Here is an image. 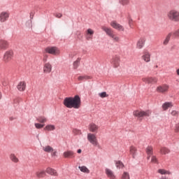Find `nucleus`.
Instances as JSON below:
<instances>
[{"label": "nucleus", "instance_id": "nucleus-40", "mask_svg": "<svg viewBox=\"0 0 179 179\" xmlns=\"http://www.w3.org/2000/svg\"><path fill=\"white\" fill-rule=\"evenodd\" d=\"M172 36L174 38H177L179 37V29L176 31H175L173 34Z\"/></svg>", "mask_w": 179, "mask_h": 179}, {"label": "nucleus", "instance_id": "nucleus-18", "mask_svg": "<svg viewBox=\"0 0 179 179\" xmlns=\"http://www.w3.org/2000/svg\"><path fill=\"white\" fill-rule=\"evenodd\" d=\"M169 90V85H164L162 86H159L157 88V91L159 93H166Z\"/></svg>", "mask_w": 179, "mask_h": 179}, {"label": "nucleus", "instance_id": "nucleus-9", "mask_svg": "<svg viewBox=\"0 0 179 179\" xmlns=\"http://www.w3.org/2000/svg\"><path fill=\"white\" fill-rule=\"evenodd\" d=\"M51 71H52V64H51V62L45 63L43 65L44 73H50Z\"/></svg>", "mask_w": 179, "mask_h": 179}, {"label": "nucleus", "instance_id": "nucleus-17", "mask_svg": "<svg viewBox=\"0 0 179 179\" xmlns=\"http://www.w3.org/2000/svg\"><path fill=\"white\" fill-rule=\"evenodd\" d=\"M17 89L19 92H24L26 90V82L20 81L17 85Z\"/></svg>", "mask_w": 179, "mask_h": 179}, {"label": "nucleus", "instance_id": "nucleus-46", "mask_svg": "<svg viewBox=\"0 0 179 179\" xmlns=\"http://www.w3.org/2000/svg\"><path fill=\"white\" fill-rule=\"evenodd\" d=\"M25 24L27 27H31V20L27 21Z\"/></svg>", "mask_w": 179, "mask_h": 179}, {"label": "nucleus", "instance_id": "nucleus-19", "mask_svg": "<svg viewBox=\"0 0 179 179\" xmlns=\"http://www.w3.org/2000/svg\"><path fill=\"white\" fill-rule=\"evenodd\" d=\"M145 152L148 155L147 159H148V160H150V156H152V155H153V147L148 145L145 149Z\"/></svg>", "mask_w": 179, "mask_h": 179}, {"label": "nucleus", "instance_id": "nucleus-28", "mask_svg": "<svg viewBox=\"0 0 179 179\" xmlns=\"http://www.w3.org/2000/svg\"><path fill=\"white\" fill-rule=\"evenodd\" d=\"M78 169L80 171H82V173H85L86 174H89V173H90V170H89V169L85 166H78Z\"/></svg>", "mask_w": 179, "mask_h": 179}, {"label": "nucleus", "instance_id": "nucleus-22", "mask_svg": "<svg viewBox=\"0 0 179 179\" xmlns=\"http://www.w3.org/2000/svg\"><path fill=\"white\" fill-rule=\"evenodd\" d=\"M57 127H55V125L49 124L45 127L44 131H48V132H51L52 131H55Z\"/></svg>", "mask_w": 179, "mask_h": 179}, {"label": "nucleus", "instance_id": "nucleus-5", "mask_svg": "<svg viewBox=\"0 0 179 179\" xmlns=\"http://www.w3.org/2000/svg\"><path fill=\"white\" fill-rule=\"evenodd\" d=\"M12 58H13V50H7L3 55V62L8 64V62H10Z\"/></svg>", "mask_w": 179, "mask_h": 179}, {"label": "nucleus", "instance_id": "nucleus-34", "mask_svg": "<svg viewBox=\"0 0 179 179\" xmlns=\"http://www.w3.org/2000/svg\"><path fill=\"white\" fill-rule=\"evenodd\" d=\"M10 159L14 163H17V162H19V159H17V157H16V155H15V154H11L10 155Z\"/></svg>", "mask_w": 179, "mask_h": 179}, {"label": "nucleus", "instance_id": "nucleus-31", "mask_svg": "<svg viewBox=\"0 0 179 179\" xmlns=\"http://www.w3.org/2000/svg\"><path fill=\"white\" fill-rule=\"evenodd\" d=\"M121 179H131L129 172L123 171V173H122Z\"/></svg>", "mask_w": 179, "mask_h": 179}, {"label": "nucleus", "instance_id": "nucleus-60", "mask_svg": "<svg viewBox=\"0 0 179 179\" xmlns=\"http://www.w3.org/2000/svg\"><path fill=\"white\" fill-rule=\"evenodd\" d=\"M30 19H33V16L30 14Z\"/></svg>", "mask_w": 179, "mask_h": 179}, {"label": "nucleus", "instance_id": "nucleus-13", "mask_svg": "<svg viewBox=\"0 0 179 179\" xmlns=\"http://www.w3.org/2000/svg\"><path fill=\"white\" fill-rule=\"evenodd\" d=\"M9 47V43L5 40H0V50L5 51V50H8Z\"/></svg>", "mask_w": 179, "mask_h": 179}, {"label": "nucleus", "instance_id": "nucleus-47", "mask_svg": "<svg viewBox=\"0 0 179 179\" xmlns=\"http://www.w3.org/2000/svg\"><path fill=\"white\" fill-rule=\"evenodd\" d=\"M152 163H157V159L156 158L155 156H152L151 159Z\"/></svg>", "mask_w": 179, "mask_h": 179}, {"label": "nucleus", "instance_id": "nucleus-23", "mask_svg": "<svg viewBox=\"0 0 179 179\" xmlns=\"http://www.w3.org/2000/svg\"><path fill=\"white\" fill-rule=\"evenodd\" d=\"M97 129H99V127L94 123H91L89 126V130L90 132H97Z\"/></svg>", "mask_w": 179, "mask_h": 179}, {"label": "nucleus", "instance_id": "nucleus-54", "mask_svg": "<svg viewBox=\"0 0 179 179\" xmlns=\"http://www.w3.org/2000/svg\"><path fill=\"white\" fill-rule=\"evenodd\" d=\"M77 153H82V150H80V149H78V150H77Z\"/></svg>", "mask_w": 179, "mask_h": 179}, {"label": "nucleus", "instance_id": "nucleus-51", "mask_svg": "<svg viewBox=\"0 0 179 179\" xmlns=\"http://www.w3.org/2000/svg\"><path fill=\"white\" fill-rule=\"evenodd\" d=\"M17 103H19V99H15L14 100V104H15L14 106H17Z\"/></svg>", "mask_w": 179, "mask_h": 179}, {"label": "nucleus", "instance_id": "nucleus-6", "mask_svg": "<svg viewBox=\"0 0 179 179\" xmlns=\"http://www.w3.org/2000/svg\"><path fill=\"white\" fill-rule=\"evenodd\" d=\"M46 52L48 54H51L52 55H59L60 51L59 49L57 47H48L45 48Z\"/></svg>", "mask_w": 179, "mask_h": 179}, {"label": "nucleus", "instance_id": "nucleus-44", "mask_svg": "<svg viewBox=\"0 0 179 179\" xmlns=\"http://www.w3.org/2000/svg\"><path fill=\"white\" fill-rule=\"evenodd\" d=\"M99 96L100 97H101L102 99H104V97H107V93L106 92L99 93Z\"/></svg>", "mask_w": 179, "mask_h": 179}, {"label": "nucleus", "instance_id": "nucleus-61", "mask_svg": "<svg viewBox=\"0 0 179 179\" xmlns=\"http://www.w3.org/2000/svg\"><path fill=\"white\" fill-rule=\"evenodd\" d=\"M156 68H158V66H156Z\"/></svg>", "mask_w": 179, "mask_h": 179}, {"label": "nucleus", "instance_id": "nucleus-14", "mask_svg": "<svg viewBox=\"0 0 179 179\" xmlns=\"http://www.w3.org/2000/svg\"><path fill=\"white\" fill-rule=\"evenodd\" d=\"M63 156L66 159H73L75 157V152L72 150H67L63 153Z\"/></svg>", "mask_w": 179, "mask_h": 179}, {"label": "nucleus", "instance_id": "nucleus-35", "mask_svg": "<svg viewBox=\"0 0 179 179\" xmlns=\"http://www.w3.org/2000/svg\"><path fill=\"white\" fill-rule=\"evenodd\" d=\"M158 173L159 174H162V176H166V174H170V172L168 171H166L165 169H159Z\"/></svg>", "mask_w": 179, "mask_h": 179}, {"label": "nucleus", "instance_id": "nucleus-15", "mask_svg": "<svg viewBox=\"0 0 179 179\" xmlns=\"http://www.w3.org/2000/svg\"><path fill=\"white\" fill-rule=\"evenodd\" d=\"M143 82L145 83H156L157 82V78L153 77H145L143 78Z\"/></svg>", "mask_w": 179, "mask_h": 179}, {"label": "nucleus", "instance_id": "nucleus-52", "mask_svg": "<svg viewBox=\"0 0 179 179\" xmlns=\"http://www.w3.org/2000/svg\"><path fill=\"white\" fill-rule=\"evenodd\" d=\"M43 62H44L45 64H46V62H47V57H46V56H45V57H43Z\"/></svg>", "mask_w": 179, "mask_h": 179}, {"label": "nucleus", "instance_id": "nucleus-41", "mask_svg": "<svg viewBox=\"0 0 179 179\" xmlns=\"http://www.w3.org/2000/svg\"><path fill=\"white\" fill-rule=\"evenodd\" d=\"M35 127L37 129H41V128H44V124H40V123H35Z\"/></svg>", "mask_w": 179, "mask_h": 179}, {"label": "nucleus", "instance_id": "nucleus-43", "mask_svg": "<svg viewBox=\"0 0 179 179\" xmlns=\"http://www.w3.org/2000/svg\"><path fill=\"white\" fill-rule=\"evenodd\" d=\"M127 19H128V23H129V27H132V22H134L133 20H132V18L129 16V17H127Z\"/></svg>", "mask_w": 179, "mask_h": 179}, {"label": "nucleus", "instance_id": "nucleus-16", "mask_svg": "<svg viewBox=\"0 0 179 179\" xmlns=\"http://www.w3.org/2000/svg\"><path fill=\"white\" fill-rule=\"evenodd\" d=\"M101 29L103 31H105V33H106L107 36H108L109 37H110L114 33V31L108 27L102 26Z\"/></svg>", "mask_w": 179, "mask_h": 179}, {"label": "nucleus", "instance_id": "nucleus-58", "mask_svg": "<svg viewBox=\"0 0 179 179\" xmlns=\"http://www.w3.org/2000/svg\"><path fill=\"white\" fill-rule=\"evenodd\" d=\"M177 131H179V125L176 127Z\"/></svg>", "mask_w": 179, "mask_h": 179}, {"label": "nucleus", "instance_id": "nucleus-36", "mask_svg": "<svg viewBox=\"0 0 179 179\" xmlns=\"http://www.w3.org/2000/svg\"><path fill=\"white\" fill-rule=\"evenodd\" d=\"M115 166L117 169H124V164H122V162H121L120 161L116 162Z\"/></svg>", "mask_w": 179, "mask_h": 179}, {"label": "nucleus", "instance_id": "nucleus-37", "mask_svg": "<svg viewBox=\"0 0 179 179\" xmlns=\"http://www.w3.org/2000/svg\"><path fill=\"white\" fill-rule=\"evenodd\" d=\"M119 3L120 5H122V6H126V5L129 3V0H119Z\"/></svg>", "mask_w": 179, "mask_h": 179}, {"label": "nucleus", "instance_id": "nucleus-56", "mask_svg": "<svg viewBox=\"0 0 179 179\" xmlns=\"http://www.w3.org/2000/svg\"><path fill=\"white\" fill-rule=\"evenodd\" d=\"M176 73H177V75L179 76V69H178L176 70Z\"/></svg>", "mask_w": 179, "mask_h": 179}, {"label": "nucleus", "instance_id": "nucleus-59", "mask_svg": "<svg viewBox=\"0 0 179 179\" xmlns=\"http://www.w3.org/2000/svg\"><path fill=\"white\" fill-rule=\"evenodd\" d=\"M0 99H2V94L0 92Z\"/></svg>", "mask_w": 179, "mask_h": 179}, {"label": "nucleus", "instance_id": "nucleus-32", "mask_svg": "<svg viewBox=\"0 0 179 179\" xmlns=\"http://www.w3.org/2000/svg\"><path fill=\"white\" fill-rule=\"evenodd\" d=\"M130 154L133 157H135V156H136V148L135 147H130Z\"/></svg>", "mask_w": 179, "mask_h": 179}, {"label": "nucleus", "instance_id": "nucleus-3", "mask_svg": "<svg viewBox=\"0 0 179 179\" xmlns=\"http://www.w3.org/2000/svg\"><path fill=\"white\" fill-rule=\"evenodd\" d=\"M152 114V112L150 110H135L133 113V115L134 117H137V118H142L143 117H149Z\"/></svg>", "mask_w": 179, "mask_h": 179}, {"label": "nucleus", "instance_id": "nucleus-57", "mask_svg": "<svg viewBox=\"0 0 179 179\" xmlns=\"http://www.w3.org/2000/svg\"><path fill=\"white\" fill-rule=\"evenodd\" d=\"M160 179H169L166 176H162Z\"/></svg>", "mask_w": 179, "mask_h": 179}, {"label": "nucleus", "instance_id": "nucleus-1", "mask_svg": "<svg viewBox=\"0 0 179 179\" xmlns=\"http://www.w3.org/2000/svg\"><path fill=\"white\" fill-rule=\"evenodd\" d=\"M64 104L67 108H80V97L76 95L74 97H66L64 100Z\"/></svg>", "mask_w": 179, "mask_h": 179}, {"label": "nucleus", "instance_id": "nucleus-20", "mask_svg": "<svg viewBox=\"0 0 179 179\" xmlns=\"http://www.w3.org/2000/svg\"><path fill=\"white\" fill-rule=\"evenodd\" d=\"M172 36H173V33L172 32L169 33L163 41V45H167V44L170 43V40Z\"/></svg>", "mask_w": 179, "mask_h": 179}, {"label": "nucleus", "instance_id": "nucleus-12", "mask_svg": "<svg viewBox=\"0 0 179 179\" xmlns=\"http://www.w3.org/2000/svg\"><path fill=\"white\" fill-rule=\"evenodd\" d=\"M145 41L146 40L145 39V38H141L140 39H138L136 43V48H138V50H142V48H143L145 45Z\"/></svg>", "mask_w": 179, "mask_h": 179}, {"label": "nucleus", "instance_id": "nucleus-24", "mask_svg": "<svg viewBox=\"0 0 179 179\" xmlns=\"http://www.w3.org/2000/svg\"><path fill=\"white\" fill-rule=\"evenodd\" d=\"M171 107H173V103L171 102H165L162 104V108L164 111H166V110H169V108H171Z\"/></svg>", "mask_w": 179, "mask_h": 179}, {"label": "nucleus", "instance_id": "nucleus-48", "mask_svg": "<svg viewBox=\"0 0 179 179\" xmlns=\"http://www.w3.org/2000/svg\"><path fill=\"white\" fill-rule=\"evenodd\" d=\"M55 17H57L58 19H61L62 17V14L57 13L55 15Z\"/></svg>", "mask_w": 179, "mask_h": 179}, {"label": "nucleus", "instance_id": "nucleus-49", "mask_svg": "<svg viewBox=\"0 0 179 179\" xmlns=\"http://www.w3.org/2000/svg\"><path fill=\"white\" fill-rule=\"evenodd\" d=\"M52 157L57 156V150L53 149V151L50 152Z\"/></svg>", "mask_w": 179, "mask_h": 179}, {"label": "nucleus", "instance_id": "nucleus-10", "mask_svg": "<svg viewBox=\"0 0 179 179\" xmlns=\"http://www.w3.org/2000/svg\"><path fill=\"white\" fill-rule=\"evenodd\" d=\"M105 173L107 176L108 178L110 179H115V174H114V171L108 168L105 169Z\"/></svg>", "mask_w": 179, "mask_h": 179}, {"label": "nucleus", "instance_id": "nucleus-21", "mask_svg": "<svg viewBox=\"0 0 179 179\" xmlns=\"http://www.w3.org/2000/svg\"><path fill=\"white\" fill-rule=\"evenodd\" d=\"M142 58L145 62H150V53L148 51H145Z\"/></svg>", "mask_w": 179, "mask_h": 179}, {"label": "nucleus", "instance_id": "nucleus-45", "mask_svg": "<svg viewBox=\"0 0 179 179\" xmlns=\"http://www.w3.org/2000/svg\"><path fill=\"white\" fill-rule=\"evenodd\" d=\"M171 114L173 117H177L178 115V112H177L176 110H172Z\"/></svg>", "mask_w": 179, "mask_h": 179}, {"label": "nucleus", "instance_id": "nucleus-33", "mask_svg": "<svg viewBox=\"0 0 179 179\" xmlns=\"http://www.w3.org/2000/svg\"><path fill=\"white\" fill-rule=\"evenodd\" d=\"M110 37L113 41H115L116 43H118V41H120V37L115 35V34L114 33Z\"/></svg>", "mask_w": 179, "mask_h": 179}, {"label": "nucleus", "instance_id": "nucleus-53", "mask_svg": "<svg viewBox=\"0 0 179 179\" xmlns=\"http://www.w3.org/2000/svg\"><path fill=\"white\" fill-rule=\"evenodd\" d=\"M73 132L76 134H80V131L79 130H74Z\"/></svg>", "mask_w": 179, "mask_h": 179}, {"label": "nucleus", "instance_id": "nucleus-27", "mask_svg": "<svg viewBox=\"0 0 179 179\" xmlns=\"http://www.w3.org/2000/svg\"><path fill=\"white\" fill-rule=\"evenodd\" d=\"M43 150L46 153H51V152H54V148L50 145H45L43 147Z\"/></svg>", "mask_w": 179, "mask_h": 179}, {"label": "nucleus", "instance_id": "nucleus-30", "mask_svg": "<svg viewBox=\"0 0 179 179\" xmlns=\"http://www.w3.org/2000/svg\"><path fill=\"white\" fill-rule=\"evenodd\" d=\"M36 176L38 178H43V177L45 176V171H37L36 173Z\"/></svg>", "mask_w": 179, "mask_h": 179}, {"label": "nucleus", "instance_id": "nucleus-8", "mask_svg": "<svg viewBox=\"0 0 179 179\" xmlns=\"http://www.w3.org/2000/svg\"><path fill=\"white\" fill-rule=\"evenodd\" d=\"M110 26H112V27L113 29H115L116 30H118L119 31H124V30H125V28H124V26L118 24L115 21L111 22H110Z\"/></svg>", "mask_w": 179, "mask_h": 179}, {"label": "nucleus", "instance_id": "nucleus-55", "mask_svg": "<svg viewBox=\"0 0 179 179\" xmlns=\"http://www.w3.org/2000/svg\"><path fill=\"white\" fill-rule=\"evenodd\" d=\"M77 36H80V31H78L76 34Z\"/></svg>", "mask_w": 179, "mask_h": 179}, {"label": "nucleus", "instance_id": "nucleus-39", "mask_svg": "<svg viewBox=\"0 0 179 179\" xmlns=\"http://www.w3.org/2000/svg\"><path fill=\"white\" fill-rule=\"evenodd\" d=\"M80 62V59H77L76 62H73V68L74 69H78V66H79V63Z\"/></svg>", "mask_w": 179, "mask_h": 179}, {"label": "nucleus", "instance_id": "nucleus-29", "mask_svg": "<svg viewBox=\"0 0 179 179\" xmlns=\"http://www.w3.org/2000/svg\"><path fill=\"white\" fill-rule=\"evenodd\" d=\"M36 120L37 122H40L41 124H45V122H47V117L45 116H39Z\"/></svg>", "mask_w": 179, "mask_h": 179}, {"label": "nucleus", "instance_id": "nucleus-4", "mask_svg": "<svg viewBox=\"0 0 179 179\" xmlns=\"http://www.w3.org/2000/svg\"><path fill=\"white\" fill-rule=\"evenodd\" d=\"M87 138L88 142L91 143L93 146H99V141H97V137L96 136V134L89 133Z\"/></svg>", "mask_w": 179, "mask_h": 179}, {"label": "nucleus", "instance_id": "nucleus-38", "mask_svg": "<svg viewBox=\"0 0 179 179\" xmlns=\"http://www.w3.org/2000/svg\"><path fill=\"white\" fill-rule=\"evenodd\" d=\"M161 153L162 155H167L168 153H170V150H169V149L166 148H162L161 149Z\"/></svg>", "mask_w": 179, "mask_h": 179}, {"label": "nucleus", "instance_id": "nucleus-50", "mask_svg": "<svg viewBox=\"0 0 179 179\" xmlns=\"http://www.w3.org/2000/svg\"><path fill=\"white\" fill-rule=\"evenodd\" d=\"M86 38L87 40H92V38H93V36L87 34Z\"/></svg>", "mask_w": 179, "mask_h": 179}, {"label": "nucleus", "instance_id": "nucleus-25", "mask_svg": "<svg viewBox=\"0 0 179 179\" xmlns=\"http://www.w3.org/2000/svg\"><path fill=\"white\" fill-rule=\"evenodd\" d=\"M88 79H92V77L86 75L78 77V80H79V82H84L85 80H88Z\"/></svg>", "mask_w": 179, "mask_h": 179}, {"label": "nucleus", "instance_id": "nucleus-11", "mask_svg": "<svg viewBox=\"0 0 179 179\" xmlns=\"http://www.w3.org/2000/svg\"><path fill=\"white\" fill-rule=\"evenodd\" d=\"M120 57L116 56L111 59L110 62L113 68H118L120 66Z\"/></svg>", "mask_w": 179, "mask_h": 179}, {"label": "nucleus", "instance_id": "nucleus-2", "mask_svg": "<svg viewBox=\"0 0 179 179\" xmlns=\"http://www.w3.org/2000/svg\"><path fill=\"white\" fill-rule=\"evenodd\" d=\"M166 17L171 22H179V11L172 9L167 13Z\"/></svg>", "mask_w": 179, "mask_h": 179}, {"label": "nucleus", "instance_id": "nucleus-26", "mask_svg": "<svg viewBox=\"0 0 179 179\" xmlns=\"http://www.w3.org/2000/svg\"><path fill=\"white\" fill-rule=\"evenodd\" d=\"M45 173L50 174V176H57V171L52 168H47L45 170Z\"/></svg>", "mask_w": 179, "mask_h": 179}, {"label": "nucleus", "instance_id": "nucleus-42", "mask_svg": "<svg viewBox=\"0 0 179 179\" xmlns=\"http://www.w3.org/2000/svg\"><path fill=\"white\" fill-rule=\"evenodd\" d=\"M87 34L90 36H93V34H94V31H93L92 29H88L87 30Z\"/></svg>", "mask_w": 179, "mask_h": 179}, {"label": "nucleus", "instance_id": "nucleus-7", "mask_svg": "<svg viewBox=\"0 0 179 179\" xmlns=\"http://www.w3.org/2000/svg\"><path fill=\"white\" fill-rule=\"evenodd\" d=\"M9 11H3L0 13V22L5 23L9 19Z\"/></svg>", "mask_w": 179, "mask_h": 179}]
</instances>
